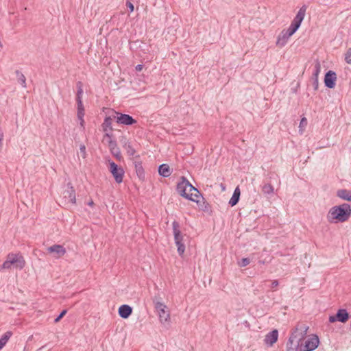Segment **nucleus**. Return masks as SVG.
Listing matches in <instances>:
<instances>
[{"mask_svg": "<svg viewBox=\"0 0 351 351\" xmlns=\"http://www.w3.org/2000/svg\"><path fill=\"white\" fill-rule=\"evenodd\" d=\"M126 7L129 9L130 12H132L134 10V6L130 1H126Z\"/></svg>", "mask_w": 351, "mask_h": 351, "instance_id": "ea45409f", "label": "nucleus"}, {"mask_svg": "<svg viewBox=\"0 0 351 351\" xmlns=\"http://www.w3.org/2000/svg\"><path fill=\"white\" fill-rule=\"evenodd\" d=\"M278 285H279V283L277 280H273L271 282V289H275L276 287H277L278 286Z\"/></svg>", "mask_w": 351, "mask_h": 351, "instance_id": "37998d69", "label": "nucleus"}, {"mask_svg": "<svg viewBox=\"0 0 351 351\" xmlns=\"http://www.w3.org/2000/svg\"><path fill=\"white\" fill-rule=\"evenodd\" d=\"M308 329V326H306V325L302 324V325L299 326L298 333H299L300 338H299L298 343H300L301 345H302V341L305 339V337L307 335Z\"/></svg>", "mask_w": 351, "mask_h": 351, "instance_id": "5701e85b", "label": "nucleus"}, {"mask_svg": "<svg viewBox=\"0 0 351 351\" xmlns=\"http://www.w3.org/2000/svg\"><path fill=\"white\" fill-rule=\"evenodd\" d=\"M188 186H189V181L186 177L182 176L180 178V180L177 184L176 191L182 197H184L186 199L191 201H194V198H193V194L186 193V189L188 188Z\"/></svg>", "mask_w": 351, "mask_h": 351, "instance_id": "0eeeda50", "label": "nucleus"}, {"mask_svg": "<svg viewBox=\"0 0 351 351\" xmlns=\"http://www.w3.org/2000/svg\"><path fill=\"white\" fill-rule=\"evenodd\" d=\"M337 196L348 202L351 201V191L347 189H339L337 192Z\"/></svg>", "mask_w": 351, "mask_h": 351, "instance_id": "4be33fe9", "label": "nucleus"}, {"mask_svg": "<svg viewBox=\"0 0 351 351\" xmlns=\"http://www.w3.org/2000/svg\"><path fill=\"white\" fill-rule=\"evenodd\" d=\"M94 204V202L93 200H90V202H88V205L92 206Z\"/></svg>", "mask_w": 351, "mask_h": 351, "instance_id": "603ef678", "label": "nucleus"}, {"mask_svg": "<svg viewBox=\"0 0 351 351\" xmlns=\"http://www.w3.org/2000/svg\"><path fill=\"white\" fill-rule=\"evenodd\" d=\"M221 186L222 190L224 191L226 189V186L223 185V184H221Z\"/></svg>", "mask_w": 351, "mask_h": 351, "instance_id": "864d4df0", "label": "nucleus"}, {"mask_svg": "<svg viewBox=\"0 0 351 351\" xmlns=\"http://www.w3.org/2000/svg\"><path fill=\"white\" fill-rule=\"evenodd\" d=\"M110 153L112 154V155L113 156H114L116 158V159L119 161H121L123 158L121 154V151H120V149L118 148V149H115L114 150H112L110 152Z\"/></svg>", "mask_w": 351, "mask_h": 351, "instance_id": "c756f323", "label": "nucleus"}, {"mask_svg": "<svg viewBox=\"0 0 351 351\" xmlns=\"http://www.w3.org/2000/svg\"><path fill=\"white\" fill-rule=\"evenodd\" d=\"M267 262L265 261H263V260H258V263L260 264V265H263L265 263H266Z\"/></svg>", "mask_w": 351, "mask_h": 351, "instance_id": "3c124183", "label": "nucleus"}, {"mask_svg": "<svg viewBox=\"0 0 351 351\" xmlns=\"http://www.w3.org/2000/svg\"><path fill=\"white\" fill-rule=\"evenodd\" d=\"M105 132L104 137H108V138H110V140L112 139V138L114 137L112 132H110L108 130V132Z\"/></svg>", "mask_w": 351, "mask_h": 351, "instance_id": "79ce46f5", "label": "nucleus"}, {"mask_svg": "<svg viewBox=\"0 0 351 351\" xmlns=\"http://www.w3.org/2000/svg\"><path fill=\"white\" fill-rule=\"evenodd\" d=\"M0 47H3V45L1 43V42L0 41Z\"/></svg>", "mask_w": 351, "mask_h": 351, "instance_id": "6e6d98bb", "label": "nucleus"}, {"mask_svg": "<svg viewBox=\"0 0 351 351\" xmlns=\"http://www.w3.org/2000/svg\"><path fill=\"white\" fill-rule=\"evenodd\" d=\"M274 186L269 184H265L262 187V191L264 194L271 195L274 193Z\"/></svg>", "mask_w": 351, "mask_h": 351, "instance_id": "bb28decb", "label": "nucleus"}, {"mask_svg": "<svg viewBox=\"0 0 351 351\" xmlns=\"http://www.w3.org/2000/svg\"><path fill=\"white\" fill-rule=\"evenodd\" d=\"M351 217V206L349 204L343 203L332 206L327 214V219L330 223H343Z\"/></svg>", "mask_w": 351, "mask_h": 351, "instance_id": "f257e3e1", "label": "nucleus"}, {"mask_svg": "<svg viewBox=\"0 0 351 351\" xmlns=\"http://www.w3.org/2000/svg\"><path fill=\"white\" fill-rule=\"evenodd\" d=\"M290 37L291 36L287 35L285 29H284L278 36L276 45L280 47H284L287 43Z\"/></svg>", "mask_w": 351, "mask_h": 351, "instance_id": "a211bd4d", "label": "nucleus"}, {"mask_svg": "<svg viewBox=\"0 0 351 351\" xmlns=\"http://www.w3.org/2000/svg\"><path fill=\"white\" fill-rule=\"evenodd\" d=\"M193 194V196H194L195 197L197 198V197H203L202 193L199 192V191H197L195 193H192Z\"/></svg>", "mask_w": 351, "mask_h": 351, "instance_id": "a18cd8bd", "label": "nucleus"}, {"mask_svg": "<svg viewBox=\"0 0 351 351\" xmlns=\"http://www.w3.org/2000/svg\"><path fill=\"white\" fill-rule=\"evenodd\" d=\"M302 346L300 343H298L297 345L293 348V344H287V350L286 351H297L298 348Z\"/></svg>", "mask_w": 351, "mask_h": 351, "instance_id": "4c0bfd02", "label": "nucleus"}, {"mask_svg": "<svg viewBox=\"0 0 351 351\" xmlns=\"http://www.w3.org/2000/svg\"><path fill=\"white\" fill-rule=\"evenodd\" d=\"M196 202L197 205L198 206L199 210L204 211V212H209L211 210V206L210 204L204 199V197H202L200 199H195L194 201Z\"/></svg>", "mask_w": 351, "mask_h": 351, "instance_id": "f3484780", "label": "nucleus"}, {"mask_svg": "<svg viewBox=\"0 0 351 351\" xmlns=\"http://www.w3.org/2000/svg\"><path fill=\"white\" fill-rule=\"evenodd\" d=\"M108 147L110 151L114 150L115 149H118L117 141L112 139L109 140L108 141Z\"/></svg>", "mask_w": 351, "mask_h": 351, "instance_id": "72a5a7b5", "label": "nucleus"}, {"mask_svg": "<svg viewBox=\"0 0 351 351\" xmlns=\"http://www.w3.org/2000/svg\"><path fill=\"white\" fill-rule=\"evenodd\" d=\"M12 335V332L11 331H7L1 336L0 338V350L5 346Z\"/></svg>", "mask_w": 351, "mask_h": 351, "instance_id": "393cba45", "label": "nucleus"}, {"mask_svg": "<svg viewBox=\"0 0 351 351\" xmlns=\"http://www.w3.org/2000/svg\"><path fill=\"white\" fill-rule=\"evenodd\" d=\"M172 226L175 243L178 247V253L180 256H182L185 251V245L183 243V234L180 230V224L178 221H173Z\"/></svg>", "mask_w": 351, "mask_h": 351, "instance_id": "20e7f679", "label": "nucleus"}, {"mask_svg": "<svg viewBox=\"0 0 351 351\" xmlns=\"http://www.w3.org/2000/svg\"><path fill=\"white\" fill-rule=\"evenodd\" d=\"M84 115V108L83 104H82L81 106H77V117L81 121V123H80L81 125H83L84 122V121L83 119Z\"/></svg>", "mask_w": 351, "mask_h": 351, "instance_id": "cd10ccee", "label": "nucleus"}, {"mask_svg": "<svg viewBox=\"0 0 351 351\" xmlns=\"http://www.w3.org/2000/svg\"><path fill=\"white\" fill-rule=\"evenodd\" d=\"M120 142L124 148L125 146H127L128 144L130 143V142L127 139L126 136H122L120 138Z\"/></svg>", "mask_w": 351, "mask_h": 351, "instance_id": "58836bf2", "label": "nucleus"}, {"mask_svg": "<svg viewBox=\"0 0 351 351\" xmlns=\"http://www.w3.org/2000/svg\"><path fill=\"white\" fill-rule=\"evenodd\" d=\"M119 315L123 319L128 318L132 313V308L128 304H123L118 310Z\"/></svg>", "mask_w": 351, "mask_h": 351, "instance_id": "2eb2a0df", "label": "nucleus"}, {"mask_svg": "<svg viewBox=\"0 0 351 351\" xmlns=\"http://www.w3.org/2000/svg\"><path fill=\"white\" fill-rule=\"evenodd\" d=\"M233 195H237V196L239 197H240V195H241V191H240V189H239V187L237 186L234 191V193L232 194Z\"/></svg>", "mask_w": 351, "mask_h": 351, "instance_id": "c03bdc74", "label": "nucleus"}, {"mask_svg": "<svg viewBox=\"0 0 351 351\" xmlns=\"http://www.w3.org/2000/svg\"><path fill=\"white\" fill-rule=\"evenodd\" d=\"M112 111V117L119 125H132L137 123V121L132 116L124 114L114 110Z\"/></svg>", "mask_w": 351, "mask_h": 351, "instance_id": "423d86ee", "label": "nucleus"}, {"mask_svg": "<svg viewBox=\"0 0 351 351\" xmlns=\"http://www.w3.org/2000/svg\"><path fill=\"white\" fill-rule=\"evenodd\" d=\"M68 189L64 191V197L68 199L69 202L75 204V191L71 182L67 184Z\"/></svg>", "mask_w": 351, "mask_h": 351, "instance_id": "ddd939ff", "label": "nucleus"}, {"mask_svg": "<svg viewBox=\"0 0 351 351\" xmlns=\"http://www.w3.org/2000/svg\"><path fill=\"white\" fill-rule=\"evenodd\" d=\"M250 263V259L249 258H243L238 262V265L241 267H244Z\"/></svg>", "mask_w": 351, "mask_h": 351, "instance_id": "2f4dec72", "label": "nucleus"}, {"mask_svg": "<svg viewBox=\"0 0 351 351\" xmlns=\"http://www.w3.org/2000/svg\"><path fill=\"white\" fill-rule=\"evenodd\" d=\"M80 150L81 154H82V157L84 158H86V147L84 145H80Z\"/></svg>", "mask_w": 351, "mask_h": 351, "instance_id": "a19ab883", "label": "nucleus"}, {"mask_svg": "<svg viewBox=\"0 0 351 351\" xmlns=\"http://www.w3.org/2000/svg\"><path fill=\"white\" fill-rule=\"evenodd\" d=\"M3 139V132L2 131H0V147H2Z\"/></svg>", "mask_w": 351, "mask_h": 351, "instance_id": "09e8293b", "label": "nucleus"}, {"mask_svg": "<svg viewBox=\"0 0 351 351\" xmlns=\"http://www.w3.org/2000/svg\"><path fill=\"white\" fill-rule=\"evenodd\" d=\"M109 171L112 173L117 183L120 184L123 182L125 171L123 169L117 165L114 161L108 160Z\"/></svg>", "mask_w": 351, "mask_h": 351, "instance_id": "6e6552de", "label": "nucleus"}, {"mask_svg": "<svg viewBox=\"0 0 351 351\" xmlns=\"http://www.w3.org/2000/svg\"><path fill=\"white\" fill-rule=\"evenodd\" d=\"M136 158H138L139 159L140 158V156L139 155L136 156Z\"/></svg>", "mask_w": 351, "mask_h": 351, "instance_id": "5fc2aeb1", "label": "nucleus"}, {"mask_svg": "<svg viewBox=\"0 0 351 351\" xmlns=\"http://www.w3.org/2000/svg\"><path fill=\"white\" fill-rule=\"evenodd\" d=\"M337 74L335 71L329 70L324 75V82L326 87L334 88L336 85Z\"/></svg>", "mask_w": 351, "mask_h": 351, "instance_id": "9d476101", "label": "nucleus"}, {"mask_svg": "<svg viewBox=\"0 0 351 351\" xmlns=\"http://www.w3.org/2000/svg\"><path fill=\"white\" fill-rule=\"evenodd\" d=\"M66 313H67V310L66 309L62 310L60 312V313L59 314V315L56 318H55L54 323L59 322L63 318V317L66 315Z\"/></svg>", "mask_w": 351, "mask_h": 351, "instance_id": "c9c22d12", "label": "nucleus"}, {"mask_svg": "<svg viewBox=\"0 0 351 351\" xmlns=\"http://www.w3.org/2000/svg\"><path fill=\"white\" fill-rule=\"evenodd\" d=\"M47 252L53 254L56 258H60L66 254V249L62 245L54 244L47 247Z\"/></svg>", "mask_w": 351, "mask_h": 351, "instance_id": "f8f14e48", "label": "nucleus"}, {"mask_svg": "<svg viewBox=\"0 0 351 351\" xmlns=\"http://www.w3.org/2000/svg\"><path fill=\"white\" fill-rule=\"evenodd\" d=\"M25 265V261L20 254L10 253L5 261L2 265L3 269H11L12 266L16 269H22Z\"/></svg>", "mask_w": 351, "mask_h": 351, "instance_id": "f03ea898", "label": "nucleus"}, {"mask_svg": "<svg viewBox=\"0 0 351 351\" xmlns=\"http://www.w3.org/2000/svg\"><path fill=\"white\" fill-rule=\"evenodd\" d=\"M304 122L306 123H307V120H306V119L305 117L302 119L301 122H300V125L302 124V123H304Z\"/></svg>", "mask_w": 351, "mask_h": 351, "instance_id": "8fccbe9b", "label": "nucleus"}, {"mask_svg": "<svg viewBox=\"0 0 351 351\" xmlns=\"http://www.w3.org/2000/svg\"><path fill=\"white\" fill-rule=\"evenodd\" d=\"M306 9H307V6L306 5H303L300 8L296 16L294 17L293 20L291 21V23L289 27L287 29H285V32L287 33V35H289L291 36L299 29L302 21L304 20Z\"/></svg>", "mask_w": 351, "mask_h": 351, "instance_id": "7ed1b4c3", "label": "nucleus"}, {"mask_svg": "<svg viewBox=\"0 0 351 351\" xmlns=\"http://www.w3.org/2000/svg\"><path fill=\"white\" fill-rule=\"evenodd\" d=\"M153 302L154 304V307L158 313L159 319L160 322L163 324L169 322L170 319V315L169 312L166 310L167 308V306L165 305L163 303H161L159 301H158L157 296H155L153 298Z\"/></svg>", "mask_w": 351, "mask_h": 351, "instance_id": "39448f33", "label": "nucleus"}, {"mask_svg": "<svg viewBox=\"0 0 351 351\" xmlns=\"http://www.w3.org/2000/svg\"><path fill=\"white\" fill-rule=\"evenodd\" d=\"M321 72V64L318 60H315L314 71L313 72L312 76H317L318 77L319 73Z\"/></svg>", "mask_w": 351, "mask_h": 351, "instance_id": "c85d7f7f", "label": "nucleus"}, {"mask_svg": "<svg viewBox=\"0 0 351 351\" xmlns=\"http://www.w3.org/2000/svg\"><path fill=\"white\" fill-rule=\"evenodd\" d=\"M143 68V66L142 64H138L136 66L135 69L136 71H141Z\"/></svg>", "mask_w": 351, "mask_h": 351, "instance_id": "de8ad7c7", "label": "nucleus"}, {"mask_svg": "<svg viewBox=\"0 0 351 351\" xmlns=\"http://www.w3.org/2000/svg\"><path fill=\"white\" fill-rule=\"evenodd\" d=\"M188 187H189L190 191H194L195 192H196L197 191H199L197 188H195L194 186H193L190 182H189V186H188Z\"/></svg>", "mask_w": 351, "mask_h": 351, "instance_id": "49530a36", "label": "nucleus"}, {"mask_svg": "<svg viewBox=\"0 0 351 351\" xmlns=\"http://www.w3.org/2000/svg\"><path fill=\"white\" fill-rule=\"evenodd\" d=\"M298 331H299V325H297L296 327H295L293 329H292L291 335H290L289 339V340L287 341V344H293V341L295 339H299L300 336H299Z\"/></svg>", "mask_w": 351, "mask_h": 351, "instance_id": "b1692460", "label": "nucleus"}, {"mask_svg": "<svg viewBox=\"0 0 351 351\" xmlns=\"http://www.w3.org/2000/svg\"><path fill=\"white\" fill-rule=\"evenodd\" d=\"M319 344V339L317 335H313L312 337L305 341L302 351H313Z\"/></svg>", "mask_w": 351, "mask_h": 351, "instance_id": "9b49d317", "label": "nucleus"}, {"mask_svg": "<svg viewBox=\"0 0 351 351\" xmlns=\"http://www.w3.org/2000/svg\"><path fill=\"white\" fill-rule=\"evenodd\" d=\"M293 92H296V89L295 88H293Z\"/></svg>", "mask_w": 351, "mask_h": 351, "instance_id": "4d7b16f0", "label": "nucleus"}, {"mask_svg": "<svg viewBox=\"0 0 351 351\" xmlns=\"http://www.w3.org/2000/svg\"><path fill=\"white\" fill-rule=\"evenodd\" d=\"M15 73L18 77L19 83L21 84L23 87H26V78L25 75L19 70H16Z\"/></svg>", "mask_w": 351, "mask_h": 351, "instance_id": "a878e982", "label": "nucleus"}, {"mask_svg": "<svg viewBox=\"0 0 351 351\" xmlns=\"http://www.w3.org/2000/svg\"><path fill=\"white\" fill-rule=\"evenodd\" d=\"M158 171L159 175L164 178L169 177L171 174V172H172L169 165H167V164L160 165L158 168Z\"/></svg>", "mask_w": 351, "mask_h": 351, "instance_id": "6ab92c4d", "label": "nucleus"}, {"mask_svg": "<svg viewBox=\"0 0 351 351\" xmlns=\"http://www.w3.org/2000/svg\"><path fill=\"white\" fill-rule=\"evenodd\" d=\"M311 81L314 90H317L319 87L318 77L317 76H311Z\"/></svg>", "mask_w": 351, "mask_h": 351, "instance_id": "f704fd0d", "label": "nucleus"}, {"mask_svg": "<svg viewBox=\"0 0 351 351\" xmlns=\"http://www.w3.org/2000/svg\"><path fill=\"white\" fill-rule=\"evenodd\" d=\"M278 331L276 329H274L266 335L265 342L267 345L272 346L278 341Z\"/></svg>", "mask_w": 351, "mask_h": 351, "instance_id": "4468645a", "label": "nucleus"}, {"mask_svg": "<svg viewBox=\"0 0 351 351\" xmlns=\"http://www.w3.org/2000/svg\"><path fill=\"white\" fill-rule=\"evenodd\" d=\"M76 86L77 88V93H76V101L77 105L81 106L82 104V95H83V84L82 82L78 81L76 84Z\"/></svg>", "mask_w": 351, "mask_h": 351, "instance_id": "412c9836", "label": "nucleus"}, {"mask_svg": "<svg viewBox=\"0 0 351 351\" xmlns=\"http://www.w3.org/2000/svg\"><path fill=\"white\" fill-rule=\"evenodd\" d=\"M113 119L112 114L108 117H106L103 123L101 124L102 130L104 132L113 131L112 127V121Z\"/></svg>", "mask_w": 351, "mask_h": 351, "instance_id": "aec40b11", "label": "nucleus"}, {"mask_svg": "<svg viewBox=\"0 0 351 351\" xmlns=\"http://www.w3.org/2000/svg\"><path fill=\"white\" fill-rule=\"evenodd\" d=\"M349 318L350 315L347 310L345 308H339L336 314L329 316L328 321L330 323H334L335 322L346 323Z\"/></svg>", "mask_w": 351, "mask_h": 351, "instance_id": "1a4fd4ad", "label": "nucleus"}, {"mask_svg": "<svg viewBox=\"0 0 351 351\" xmlns=\"http://www.w3.org/2000/svg\"><path fill=\"white\" fill-rule=\"evenodd\" d=\"M239 199L240 197L237 196V195H233L231 197L230 201H229V204L231 206H234L235 205H237L239 201Z\"/></svg>", "mask_w": 351, "mask_h": 351, "instance_id": "473e14b6", "label": "nucleus"}, {"mask_svg": "<svg viewBox=\"0 0 351 351\" xmlns=\"http://www.w3.org/2000/svg\"><path fill=\"white\" fill-rule=\"evenodd\" d=\"M134 164L136 176L141 181H144L145 179V173L144 168L142 165V162L141 160H135Z\"/></svg>", "mask_w": 351, "mask_h": 351, "instance_id": "dca6fc26", "label": "nucleus"}, {"mask_svg": "<svg viewBox=\"0 0 351 351\" xmlns=\"http://www.w3.org/2000/svg\"><path fill=\"white\" fill-rule=\"evenodd\" d=\"M124 149H125L127 154L129 156H134L136 153L135 149L132 147L131 143L128 144L127 146L124 147Z\"/></svg>", "mask_w": 351, "mask_h": 351, "instance_id": "7c9ffc66", "label": "nucleus"}, {"mask_svg": "<svg viewBox=\"0 0 351 351\" xmlns=\"http://www.w3.org/2000/svg\"><path fill=\"white\" fill-rule=\"evenodd\" d=\"M345 60L348 64H351V48H349L345 54Z\"/></svg>", "mask_w": 351, "mask_h": 351, "instance_id": "e433bc0d", "label": "nucleus"}]
</instances>
